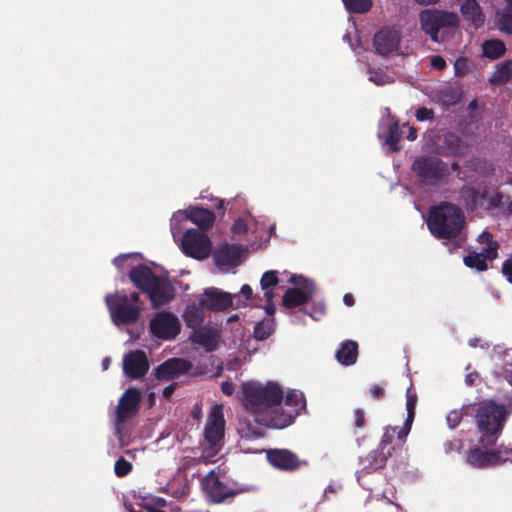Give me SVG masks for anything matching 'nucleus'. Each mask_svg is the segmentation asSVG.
<instances>
[{
  "label": "nucleus",
  "mask_w": 512,
  "mask_h": 512,
  "mask_svg": "<svg viewBox=\"0 0 512 512\" xmlns=\"http://www.w3.org/2000/svg\"><path fill=\"white\" fill-rule=\"evenodd\" d=\"M201 488L206 499L213 504H221L228 498H233L248 491V488L231 489L227 487L214 470H211L203 477Z\"/></svg>",
  "instance_id": "9"
},
{
  "label": "nucleus",
  "mask_w": 512,
  "mask_h": 512,
  "mask_svg": "<svg viewBox=\"0 0 512 512\" xmlns=\"http://www.w3.org/2000/svg\"><path fill=\"white\" fill-rule=\"evenodd\" d=\"M105 304L109 311L111 321L116 326L133 325L137 323L143 309L138 292L127 294L123 290L107 294Z\"/></svg>",
  "instance_id": "5"
},
{
  "label": "nucleus",
  "mask_w": 512,
  "mask_h": 512,
  "mask_svg": "<svg viewBox=\"0 0 512 512\" xmlns=\"http://www.w3.org/2000/svg\"><path fill=\"white\" fill-rule=\"evenodd\" d=\"M501 198H502V196H501L499 193H497L496 195H494V196L490 199V205H491V206H497V205L500 203Z\"/></svg>",
  "instance_id": "64"
},
{
  "label": "nucleus",
  "mask_w": 512,
  "mask_h": 512,
  "mask_svg": "<svg viewBox=\"0 0 512 512\" xmlns=\"http://www.w3.org/2000/svg\"><path fill=\"white\" fill-rule=\"evenodd\" d=\"M477 376V373H470L467 374L465 377V382L468 386H472L474 384L475 377Z\"/></svg>",
  "instance_id": "61"
},
{
  "label": "nucleus",
  "mask_w": 512,
  "mask_h": 512,
  "mask_svg": "<svg viewBox=\"0 0 512 512\" xmlns=\"http://www.w3.org/2000/svg\"><path fill=\"white\" fill-rule=\"evenodd\" d=\"M477 240L479 243L487 244L488 246L491 245V243H497L493 240L492 234L488 231H483L481 234H479Z\"/></svg>",
  "instance_id": "52"
},
{
  "label": "nucleus",
  "mask_w": 512,
  "mask_h": 512,
  "mask_svg": "<svg viewBox=\"0 0 512 512\" xmlns=\"http://www.w3.org/2000/svg\"><path fill=\"white\" fill-rule=\"evenodd\" d=\"M370 80L373 81L377 85L383 84L382 75H378V73H375L374 75H371L370 76Z\"/></svg>",
  "instance_id": "63"
},
{
  "label": "nucleus",
  "mask_w": 512,
  "mask_h": 512,
  "mask_svg": "<svg viewBox=\"0 0 512 512\" xmlns=\"http://www.w3.org/2000/svg\"><path fill=\"white\" fill-rule=\"evenodd\" d=\"M279 283V278L277 275V271L269 270L266 271L260 280V285L262 290H267L269 288L275 287Z\"/></svg>",
  "instance_id": "41"
},
{
  "label": "nucleus",
  "mask_w": 512,
  "mask_h": 512,
  "mask_svg": "<svg viewBox=\"0 0 512 512\" xmlns=\"http://www.w3.org/2000/svg\"><path fill=\"white\" fill-rule=\"evenodd\" d=\"M443 143L444 148L446 149V154L448 155H460L466 148L462 139L458 135L451 132L445 134Z\"/></svg>",
  "instance_id": "33"
},
{
  "label": "nucleus",
  "mask_w": 512,
  "mask_h": 512,
  "mask_svg": "<svg viewBox=\"0 0 512 512\" xmlns=\"http://www.w3.org/2000/svg\"><path fill=\"white\" fill-rule=\"evenodd\" d=\"M412 171L420 182L426 185H436L449 175L447 164L440 158L431 155L417 157L412 164Z\"/></svg>",
  "instance_id": "6"
},
{
  "label": "nucleus",
  "mask_w": 512,
  "mask_h": 512,
  "mask_svg": "<svg viewBox=\"0 0 512 512\" xmlns=\"http://www.w3.org/2000/svg\"><path fill=\"white\" fill-rule=\"evenodd\" d=\"M128 278L137 289L148 295L155 309L167 305L175 297V287L168 275H157L145 264L132 267Z\"/></svg>",
  "instance_id": "3"
},
{
  "label": "nucleus",
  "mask_w": 512,
  "mask_h": 512,
  "mask_svg": "<svg viewBox=\"0 0 512 512\" xmlns=\"http://www.w3.org/2000/svg\"><path fill=\"white\" fill-rule=\"evenodd\" d=\"M129 257V255L127 254H123V255H119L117 256L116 258H114L113 260V263L115 266H117L118 268H122L124 262L126 261V259Z\"/></svg>",
  "instance_id": "57"
},
{
  "label": "nucleus",
  "mask_w": 512,
  "mask_h": 512,
  "mask_svg": "<svg viewBox=\"0 0 512 512\" xmlns=\"http://www.w3.org/2000/svg\"><path fill=\"white\" fill-rule=\"evenodd\" d=\"M231 231L234 234H245L248 231V226L244 219L238 218L234 221L231 227Z\"/></svg>",
  "instance_id": "48"
},
{
  "label": "nucleus",
  "mask_w": 512,
  "mask_h": 512,
  "mask_svg": "<svg viewBox=\"0 0 512 512\" xmlns=\"http://www.w3.org/2000/svg\"><path fill=\"white\" fill-rule=\"evenodd\" d=\"M358 358V344L353 340H345L336 351L337 361L344 366H350L356 363Z\"/></svg>",
  "instance_id": "27"
},
{
  "label": "nucleus",
  "mask_w": 512,
  "mask_h": 512,
  "mask_svg": "<svg viewBox=\"0 0 512 512\" xmlns=\"http://www.w3.org/2000/svg\"><path fill=\"white\" fill-rule=\"evenodd\" d=\"M225 420L220 406L215 405L209 416L204 429L205 441L208 447L205 449L207 456L213 457L221 449V442L224 438Z\"/></svg>",
  "instance_id": "8"
},
{
  "label": "nucleus",
  "mask_w": 512,
  "mask_h": 512,
  "mask_svg": "<svg viewBox=\"0 0 512 512\" xmlns=\"http://www.w3.org/2000/svg\"><path fill=\"white\" fill-rule=\"evenodd\" d=\"M419 20L422 30L433 41L438 40V33L442 28L455 27L459 18L456 13L436 9H424L420 12Z\"/></svg>",
  "instance_id": "7"
},
{
  "label": "nucleus",
  "mask_w": 512,
  "mask_h": 512,
  "mask_svg": "<svg viewBox=\"0 0 512 512\" xmlns=\"http://www.w3.org/2000/svg\"><path fill=\"white\" fill-rule=\"evenodd\" d=\"M430 65L432 68L437 70H444L446 67L445 59L440 55H434L430 59Z\"/></svg>",
  "instance_id": "50"
},
{
  "label": "nucleus",
  "mask_w": 512,
  "mask_h": 512,
  "mask_svg": "<svg viewBox=\"0 0 512 512\" xmlns=\"http://www.w3.org/2000/svg\"><path fill=\"white\" fill-rule=\"evenodd\" d=\"M494 467L503 465L506 462L512 463V447L504 443L491 449Z\"/></svg>",
  "instance_id": "35"
},
{
  "label": "nucleus",
  "mask_w": 512,
  "mask_h": 512,
  "mask_svg": "<svg viewBox=\"0 0 512 512\" xmlns=\"http://www.w3.org/2000/svg\"><path fill=\"white\" fill-rule=\"evenodd\" d=\"M192 364L182 358H171L155 369V377L159 381H170L190 371Z\"/></svg>",
  "instance_id": "15"
},
{
  "label": "nucleus",
  "mask_w": 512,
  "mask_h": 512,
  "mask_svg": "<svg viewBox=\"0 0 512 512\" xmlns=\"http://www.w3.org/2000/svg\"><path fill=\"white\" fill-rule=\"evenodd\" d=\"M290 282L301 286L302 289L296 287L287 289L282 299L283 306L292 309L307 304L315 291L313 282H309L301 276H292Z\"/></svg>",
  "instance_id": "13"
},
{
  "label": "nucleus",
  "mask_w": 512,
  "mask_h": 512,
  "mask_svg": "<svg viewBox=\"0 0 512 512\" xmlns=\"http://www.w3.org/2000/svg\"><path fill=\"white\" fill-rule=\"evenodd\" d=\"M400 44V36L396 30L383 28L373 38V46L380 55H388L397 50Z\"/></svg>",
  "instance_id": "16"
},
{
  "label": "nucleus",
  "mask_w": 512,
  "mask_h": 512,
  "mask_svg": "<svg viewBox=\"0 0 512 512\" xmlns=\"http://www.w3.org/2000/svg\"><path fill=\"white\" fill-rule=\"evenodd\" d=\"M149 329L151 334L162 340H172L181 329L180 321L176 315L169 311L157 312L150 320Z\"/></svg>",
  "instance_id": "11"
},
{
  "label": "nucleus",
  "mask_w": 512,
  "mask_h": 512,
  "mask_svg": "<svg viewBox=\"0 0 512 512\" xmlns=\"http://www.w3.org/2000/svg\"><path fill=\"white\" fill-rule=\"evenodd\" d=\"M391 455V449L384 451L383 449L377 447L376 449L370 451L366 456L360 457L359 461L362 465V468L359 472L367 475L383 469Z\"/></svg>",
  "instance_id": "17"
},
{
  "label": "nucleus",
  "mask_w": 512,
  "mask_h": 512,
  "mask_svg": "<svg viewBox=\"0 0 512 512\" xmlns=\"http://www.w3.org/2000/svg\"><path fill=\"white\" fill-rule=\"evenodd\" d=\"M232 304V295L217 288L206 289L201 298V305L210 311H223L231 307Z\"/></svg>",
  "instance_id": "18"
},
{
  "label": "nucleus",
  "mask_w": 512,
  "mask_h": 512,
  "mask_svg": "<svg viewBox=\"0 0 512 512\" xmlns=\"http://www.w3.org/2000/svg\"><path fill=\"white\" fill-rule=\"evenodd\" d=\"M464 264L469 268H474L479 272L486 271L488 269L487 261L482 257V254L471 251L463 259Z\"/></svg>",
  "instance_id": "38"
},
{
  "label": "nucleus",
  "mask_w": 512,
  "mask_h": 512,
  "mask_svg": "<svg viewBox=\"0 0 512 512\" xmlns=\"http://www.w3.org/2000/svg\"><path fill=\"white\" fill-rule=\"evenodd\" d=\"M267 459L271 465L281 470H295L300 464L297 455L287 449L271 450Z\"/></svg>",
  "instance_id": "19"
},
{
  "label": "nucleus",
  "mask_w": 512,
  "mask_h": 512,
  "mask_svg": "<svg viewBox=\"0 0 512 512\" xmlns=\"http://www.w3.org/2000/svg\"><path fill=\"white\" fill-rule=\"evenodd\" d=\"M343 302L345 305L347 306H353L354 303H355V299L353 297L352 294L350 293H346L344 296H343Z\"/></svg>",
  "instance_id": "58"
},
{
  "label": "nucleus",
  "mask_w": 512,
  "mask_h": 512,
  "mask_svg": "<svg viewBox=\"0 0 512 512\" xmlns=\"http://www.w3.org/2000/svg\"><path fill=\"white\" fill-rule=\"evenodd\" d=\"M371 396L376 400H381L385 396V390L379 385H373L370 389Z\"/></svg>",
  "instance_id": "51"
},
{
  "label": "nucleus",
  "mask_w": 512,
  "mask_h": 512,
  "mask_svg": "<svg viewBox=\"0 0 512 512\" xmlns=\"http://www.w3.org/2000/svg\"><path fill=\"white\" fill-rule=\"evenodd\" d=\"M506 5L496 14L497 28L508 35H512V0H505Z\"/></svg>",
  "instance_id": "31"
},
{
  "label": "nucleus",
  "mask_w": 512,
  "mask_h": 512,
  "mask_svg": "<svg viewBox=\"0 0 512 512\" xmlns=\"http://www.w3.org/2000/svg\"><path fill=\"white\" fill-rule=\"evenodd\" d=\"M238 432L242 439L255 440L264 436V431L255 426L251 421L245 420L240 423Z\"/></svg>",
  "instance_id": "36"
},
{
  "label": "nucleus",
  "mask_w": 512,
  "mask_h": 512,
  "mask_svg": "<svg viewBox=\"0 0 512 512\" xmlns=\"http://www.w3.org/2000/svg\"><path fill=\"white\" fill-rule=\"evenodd\" d=\"M221 391L227 396H231L234 393V385L232 382L225 381L221 384Z\"/></svg>",
  "instance_id": "54"
},
{
  "label": "nucleus",
  "mask_w": 512,
  "mask_h": 512,
  "mask_svg": "<svg viewBox=\"0 0 512 512\" xmlns=\"http://www.w3.org/2000/svg\"><path fill=\"white\" fill-rule=\"evenodd\" d=\"M461 12L464 19L471 22L475 28H479L485 22V15L476 0H464Z\"/></svg>",
  "instance_id": "25"
},
{
  "label": "nucleus",
  "mask_w": 512,
  "mask_h": 512,
  "mask_svg": "<svg viewBox=\"0 0 512 512\" xmlns=\"http://www.w3.org/2000/svg\"><path fill=\"white\" fill-rule=\"evenodd\" d=\"M460 196L468 210H475L478 207H483L484 202L487 200L488 192H480L474 187L465 185L460 189Z\"/></svg>",
  "instance_id": "26"
},
{
  "label": "nucleus",
  "mask_w": 512,
  "mask_h": 512,
  "mask_svg": "<svg viewBox=\"0 0 512 512\" xmlns=\"http://www.w3.org/2000/svg\"><path fill=\"white\" fill-rule=\"evenodd\" d=\"M132 469L133 465L123 457L116 460L114 465V472L116 476L120 478L127 476Z\"/></svg>",
  "instance_id": "42"
},
{
  "label": "nucleus",
  "mask_w": 512,
  "mask_h": 512,
  "mask_svg": "<svg viewBox=\"0 0 512 512\" xmlns=\"http://www.w3.org/2000/svg\"><path fill=\"white\" fill-rule=\"evenodd\" d=\"M346 9L353 13H366L368 12L373 2L372 0H342Z\"/></svg>",
  "instance_id": "39"
},
{
  "label": "nucleus",
  "mask_w": 512,
  "mask_h": 512,
  "mask_svg": "<svg viewBox=\"0 0 512 512\" xmlns=\"http://www.w3.org/2000/svg\"><path fill=\"white\" fill-rule=\"evenodd\" d=\"M218 333L214 328H202L199 327L194 329L190 339L193 343L198 344L205 348L206 351H214L217 347Z\"/></svg>",
  "instance_id": "23"
},
{
  "label": "nucleus",
  "mask_w": 512,
  "mask_h": 512,
  "mask_svg": "<svg viewBox=\"0 0 512 512\" xmlns=\"http://www.w3.org/2000/svg\"><path fill=\"white\" fill-rule=\"evenodd\" d=\"M415 117L418 121L433 120L434 112L432 109L421 107L416 110Z\"/></svg>",
  "instance_id": "46"
},
{
  "label": "nucleus",
  "mask_w": 512,
  "mask_h": 512,
  "mask_svg": "<svg viewBox=\"0 0 512 512\" xmlns=\"http://www.w3.org/2000/svg\"><path fill=\"white\" fill-rule=\"evenodd\" d=\"M426 223L435 238L452 240L461 234L465 225V216L457 205L441 202L429 208Z\"/></svg>",
  "instance_id": "4"
},
{
  "label": "nucleus",
  "mask_w": 512,
  "mask_h": 512,
  "mask_svg": "<svg viewBox=\"0 0 512 512\" xmlns=\"http://www.w3.org/2000/svg\"><path fill=\"white\" fill-rule=\"evenodd\" d=\"M265 312L270 316L274 315L275 306H274L273 302L267 303V305L265 306Z\"/></svg>",
  "instance_id": "62"
},
{
  "label": "nucleus",
  "mask_w": 512,
  "mask_h": 512,
  "mask_svg": "<svg viewBox=\"0 0 512 512\" xmlns=\"http://www.w3.org/2000/svg\"><path fill=\"white\" fill-rule=\"evenodd\" d=\"M416 404H417V394L412 391L411 387L407 389L406 392V410H407V417L406 420L401 427L400 431V438L407 437L410 433L412 423L415 418V410H416Z\"/></svg>",
  "instance_id": "30"
},
{
  "label": "nucleus",
  "mask_w": 512,
  "mask_h": 512,
  "mask_svg": "<svg viewBox=\"0 0 512 512\" xmlns=\"http://www.w3.org/2000/svg\"><path fill=\"white\" fill-rule=\"evenodd\" d=\"M454 94L455 93L452 88H446L440 91L441 99L447 103H455L458 100V97Z\"/></svg>",
  "instance_id": "49"
},
{
  "label": "nucleus",
  "mask_w": 512,
  "mask_h": 512,
  "mask_svg": "<svg viewBox=\"0 0 512 512\" xmlns=\"http://www.w3.org/2000/svg\"><path fill=\"white\" fill-rule=\"evenodd\" d=\"M242 247L238 244H225L215 252V260L218 265L236 266L241 257Z\"/></svg>",
  "instance_id": "21"
},
{
  "label": "nucleus",
  "mask_w": 512,
  "mask_h": 512,
  "mask_svg": "<svg viewBox=\"0 0 512 512\" xmlns=\"http://www.w3.org/2000/svg\"><path fill=\"white\" fill-rule=\"evenodd\" d=\"M401 138L402 132L400 130L399 124L397 122L391 123L388 126L385 143L389 146L392 152L400 150L398 143L400 142Z\"/></svg>",
  "instance_id": "37"
},
{
  "label": "nucleus",
  "mask_w": 512,
  "mask_h": 512,
  "mask_svg": "<svg viewBox=\"0 0 512 512\" xmlns=\"http://www.w3.org/2000/svg\"><path fill=\"white\" fill-rule=\"evenodd\" d=\"M187 217L202 230L211 228L215 221L214 212L202 207H190Z\"/></svg>",
  "instance_id": "24"
},
{
  "label": "nucleus",
  "mask_w": 512,
  "mask_h": 512,
  "mask_svg": "<svg viewBox=\"0 0 512 512\" xmlns=\"http://www.w3.org/2000/svg\"><path fill=\"white\" fill-rule=\"evenodd\" d=\"M470 70V61L466 57H459L454 62V73L456 77L462 78Z\"/></svg>",
  "instance_id": "43"
},
{
  "label": "nucleus",
  "mask_w": 512,
  "mask_h": 512,
  "mask_svg": "<svg viewBox=\"0 0 512 512\" xmlns=\"http://www.w3.org/2000/svg\"><path fill=\"white\" fill-rule=\"evenodd\" d=\"M177 387V383H171L163 389L162 395L165 399H169L171 395L174 393Z\"/></svg>",
  "instance_id": "55"
},
{
  "label": "nucleus",
  "mask_w": 512,
  "mask_h": 512,
  "mask_svg": "<svg viewBox=\"0 0 512 512\" xmlns=\"http://www.w3.org/2000/svg\"><path fill=\"white\" fill-rule=\"evenodd\" d=\"M498 249L499 244L498 243H491V245H487L486 248H484L481 252H478L479 254H482V257L486 261H493L498 257Z\"/></svg>",
  "instance_id": "45"
},
{
  "label": "nucleus",
  "mask_w": 512,
  "mask_h": 512,
  "mask_svg": "<svg viewBox=\"0 0 512 512\" xmlns=\"http://www.w3.org/2000/svg\"><path fill=\"white\" fill-rule=\"evenodd\" d=\"M285 405L289 407L288 410L280 408L279 413L291 415V424L295 418L306 409V400L302 392L291 390L286 394Z\"/></svg>",
  "instance_id": "22"
},
{
  "label": "nucleus",
  "mask_w": 512,
  "mask_h": 512,
  "mask_svg": "<svg viewBox=\"0 0 512 512\" xmlns=\"http://www.w3.org/2000/svg\"><path fill=\"white\" fill-rule=\"evenodd\" d=\"M183 252L195 259H205L211 252V241L208 235L197 229L187 230L182 237Z\"/></svg>",
  "instance_id": "12"
},
{
  "label": "nucleus",
  "mask_w": 512,
  "mask_h": 512,
  "mask_svg": "<svg viewBox=\"0 0 512 512\" xmlns=\"http://www.w3.org/2000/svg\"><path fill=\"white\" fill-rule=\"evenodd\" d=\"M417 138V129L413 126L409 127V133L407 135V139L410 141H414Z\"/></svg>",
  "instance_id": "60"
},
{
  "label": "nucleus",
  "mask_w": 512,
  "mask_h": 512,
  "mask_svg": "<svg viewBox=\"0 0 512 512\" xmlns=\"http://www.w3.org/2000/svg\"><path fill=\"white\" fill-rule=\"evenodd\" d=\"M240 293L245 297L246 300L250 299L252 296V288L248 284H244L241 287Z\"/></svg>",
  "instance_id": "56"
},
{
  "label": "nucleus",
  "mask_w": 512,
  "mask_h": 512,
  "mask_svg": "<svg viewBox=\"0 0 512 512\" xmlns=\"http://www.w3.org/2000/svg\"><path fill=\"white\" fill-rule=\"evenodd\" d=\"M274 296H275L274 292L271 288L264 290V297H265L267 303L273 302Z\"/></svg>",
  "instance_id": "59"
},
{
  "label": "nucleus",
  "mask_w": 512,
  "mask_h": 512,
  "mask_svg": "<svg viewBox=\"0 0 512 512\" xmlns=\"http://www.w3.org/2000/svg\"><path fill=\"white\" fill-rule=\"evenodd\" d=\"M273 332V321L263 320L258 322L254 327V337L257 340L267 339Z\"/></svg>",
  "instance_id": "40"
},
{
  "label": "nucleus",
  "mask_w": 512,
  "mask_h": 512,
  "mask_svg": "<svg viewBox=\"0 0 512 512\" xmlns=\"http://www.w3.org/2000/svg\"><path fill=\"white\" fill-rule=\"evenodd\" d=\"M141 392L135 387L125 390L118 401L115 411V434L121 438V425L132 419L139 410Z\"/></svg>",
  "instance_id": "10"
},
{
  "label": "nucleus",
  "mask_w": 512,
  "mask_h": 512,
  "mask_svg": "<svg viewBox=\"0 0 512 512\" xmlns=\"http://www.w3.org/2000/svg\"><path fill=\"white\" fill-rule=\"evenodd\" d=\"M464 414H466V411L463 412L462 409L450 411L446 417L448 427L450 429L456 428L461 423Z\"/></svg>",
  "instance_id": "44"
},
{
  "label": "nucleus",
  "mask_w": 512,
  "mask_h": 512,
  "mask_svg": "<svg viewBox=\"0 0 512 512\" xmlns=\"http://www.w3.org/2000/svg\"><path fill=\"white\" fill-rule=\"evenodd\" d=\"M474 418L483 447H493L503 433L505 424L512 414V399L500 404L492 399H484L466 407V415Z\"/></svg>",
  "instance_id": "2"
},
{
  "label": "nucleus",
  "mask_w": 512,
  "mask_h": 512,
  "mask_svg": "<svg viewBox=\"0 0 512 512\" xmlns=\"http://www.w3.org/2000/svg\"><path fill=\"white\" fill-rule=\"evenodd\" d=\"M502 273L508 282L512 283V260H506L502 265Z\"/></svg>",
  "instance_id": "53"
},
{
  "label": "nucleus",
  "mask_w": 512,
  "mask_h": 512,
  "mask_svg": "<svg viewBox=\"0 0 512 512\" xmlns=\"http://www.w3.org/2000/svg\"><path fill=\"white\" fill-rule=\"evenodd\" d=\"M149 370V361L143 350L128 352L123 358V371L130 379H139Z\"/></svg>",
  "instance_id": "14"
},
{
  "label": "nucleus",
  "mask_w": 512,
  "mask_h": 512,
  "mask_svg": "<svg viewBox=\"0 0 512 512\" xmlns=\"http://www.w3.org/2000/svg\"><path fill=\"white\" fill-rule=\"evenodd\" d=\"M512 79V60H505L496 66V70L489 78L493 84H506Z\"/></svg>",
  "instance_id": "32"
},
{
  "label": "nucleus",
  "mask_w": 512,
  "mask_h": 512,
  "mask_svg": "<svg viewBox=\"0 0 512 512\" xmlns=\"http://www.w3.org/2000/svg\"><path fill=\"white\" fill-rule=\"evenodd\" d=\"M204 305H201V299L198 303L188 305L184 311L183 319L187 327L197 329L201 327L204 321Z\"/></svg>",
  "instance_id": "29"
},
{
  "label": "nucleus",
  "mask_w": 512,
  "mask_h": 512,
  "mask_svg": "<svg viewBox=\"0 0 512 512\" xmlns=\"http://www.w3.org/2000/svg\"><path fill=\"white\" fill-rule=\"evenodd\" d=\"M366 425L365 412L363 409H356L354 411V422L353 426L357 429L364 428Z\"/></svg>",
  "instance_id": "47"
},
{
  "label": "nucleus",
  "mask_w": 512,
  "mask_h": 512,
  "mask_svg": "<svg viewBox=\"0 0 512 512\" xmlns=\"http://www.w3.org/2000/svg\"><path fill=\"white\" fill-rule=\"evenodd\" d=\"M243 402L255 422L267 428L283 429L291 425V415L279 413L284 398L282 388L274 382L265 385H242Z\"/></svg>",
  "instance_id": "1"
},
{
  "label": "nucleus",
  "mask_w": 512,
  "mask_h": 512,
  "mask_svg": "<svg viewBox=\"0 0 512 512\" xmlns=\"http://www.w3.org/2000/svg\"><path fill=\"white\" fill-rule=\"evenodd\" d=\"M489 447L476 446L470 448L465 453L466 462L477 469H486L490 467H494L492 452Z\"/></svg>",
  "instance_id": "20"
},
{
  "label": "nucleus",
  "mask_w": 512,
  "mask_h": 512,
  "mask_svg": "<svg viewBox=\"0 0 512 512\" xmlns=\"http://www.w3.org/2000/svg\"><path fill=\"white\" fill-rule=\"evenodd\" d=\"M401 427L387 426L384 428L379 448L387 451V449L395 450L396 447L403 446L407 437L400 438Z\"/></svg>",
  "instance_id": "28"
},
{
  "label": "nucleus",
  "mask_w": 512,
  "mask_h": 512,
  "mask_svg": "<svg viewBox=\"0 0 512 512\" xmlns=\"http://www.w3.org/2000/svg\"><path fill=\"white\" fill-rule=\"evenodd\" d=\"M483 54L490 59H498L506 52V46L502 40H487L483 43Z\"/></svg>",
  "instance_id": "34"
}]
</instances>
